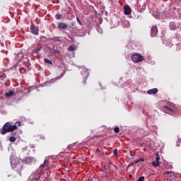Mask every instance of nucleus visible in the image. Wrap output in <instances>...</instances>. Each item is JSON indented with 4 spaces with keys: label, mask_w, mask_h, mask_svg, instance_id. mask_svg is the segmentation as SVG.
<instances>
[{
    "label": "nucleus",
    "mask_w": 181,
    "mask_h": 181,
    "mask_svg": "<svg viewBox=\"0 0 181 181\" xmlns=\"http://www.w3.org/2000/svg\"><path fill=\"white\" fill-rule=\"evenodd\" d=\"M18 127H21V122H16L14 125L11 124V122H8L4 124L1 129V135H5V134H8V132H11V136H16V132H15V129H18Z\"/></svg>",
    "instance_id": "nucleus-1"
},
{
    "label": "nucleus",
    "mask_w": 181,
    "mask_h": 181,
    "mask_svg": "<svg viewBox=\"0 0 181 181\" xmlns=\"http://www.w3.org/2000/svg\"><path fill=\"white\" fill-rule=\"evenodd\" d=\"M11 168L14 169V170H16V172H22L23 170V165L19 163V160L18 158L13 157L10 159Z\"/></svg>",
    "instance_id": "nucleus-2"
},
{
    "label": "nucleus",
    "mask_w": 181,
    "mask_h": 181,
    "mask_svg": "<svg viewBox=\"0 0 181 181\" xmlns=\"http://www.w3.org/2000/svg\"><path fill=\"white\" fill-rule=\"evenodd\" d=\"M81 75L83 76V77H82L80 86L81 87L84 88L87 84V83L86 82V80H87V77L88 76V69H85L82 71Z\"/></svg>",
    "instance_id": "nucleus-3"
},
{
    "label": "nucleus",
    "mask_w": 181,
    "mask_h": 181,
    "mask_svg": "<svg viewBox=\"0 0 181 181\" xmlns=\"http://www.w3.org/2000/svg\"><path fill=\"white\" fill-rule=\"evenodd\" d=\"M132 60L134 63H141L145 60V57L139 54H134L132 55Z\"/></svg>",
    "instance_id": "nucleus-4"
},
{
    "label": "nucleus",
    "mask_w": 181,
    "mask_h": 181,
    "mask_svg": "<svg viewBox=\"0 0 181 181\" xmlns=\"http://www.w3.org/2000/svg\"><path fill=\"white\" fill-rule=\"evenodd\" d=\"M36 162V158L35 157L28 156L22 160V163H25V165H32V163H35Z\"/></svg>",
    "instance_id": "nucleus-5"
},
{
    "label": "nucleus",
    "mask_w": 181,
    "mask_h": 181,
    "mask_svg": "<svg viewBox=\"0 0 181 181\" xmlns=\"http://www.w3.org/2000/svg\"><path fill=\"white\" fill-rule=\"evenodd\" d=\"M159 160H160V157L159 156V154L156 153V160L151 163L152 166H153V168H158V166L160 165V162Z\"/></svg>",
    "instance_id": "nucleus-6"
},
{
    "label": "nucleus",
    "mask_w": 181,
    "mask_h": 181,
    "mask_svg": "<svg viewBox=\"0 0 181 181\" xmlns=\"http://www.w3.org/2000/svg\"><path fill=\"white\" fill-rule=\"evenodd\" d=\"M30 29L33 35H39V27H36V25H35L34 24H32L30 27Z\"/></svg>",
    "instance_id": "nucleus-7"
},
{
    "label": "nucleus",
    "mask_w": 181,
    "mask_h": 181,
    "mask_svg": "<svg viewBox=\"0 0 181 181\" xmlns=\"http://www.w3.org/2000/svg\"><path fill=\"white\" fill-rule=\"evenodd\" d=\"M57 28L59 30H64V29H68L69 26H67L66 23H58Z\"/></svg>",
    "instance_id": "nucleus-8"
},
{
    "label": "nucleus",
    "mask_w": 181,
    "mask_h": 181,
    "mask_svg": "<svg viewBox=\"0 0 181 181\" xmlns=\"http://www.w3.org/2000/svg\"><path fill=\"white\" fill-rule=\"evenodd\" d=\"M156 35H158V27L157 26H153L151 28V37H156Z\"/></svg>",
    "instance_id": "nucleus-9"
},
{
    "label": "nucleus",
    "mask_w": 181,
    "mask_h": 181,
    "mask_svg": "<svg viewBox=\"0 0 181 181\" xmlns=\"http://www.w3.org/2000/svg\"><path fill=\"white\" fill-rule=\"evenodd\" d=\"M124 15H131V8L128 5L124 6Z\"/></svg>",
    "instance_id": "nucleus-10"
},
{
    "label": "nucleus",
    "mask_w": 181,
    "mask_h": 181,
    "mask_svg": "<svg viewBox=\"0 0 181 181\" xmlns=\"http://www.w3.org/2000/svg\"><path fill=\"white\" fill-rule=\"evenodd\" d=\"M159 91V90H158V88H153V89H150L147 91V94H153V95H155V94H158V92Z\"/></svg>",
    "instance_id": "nucleus-11"
},
{
    "label": "nucleus",
    "mask_w": 181,
    "mask_h": 181,
    "mask_svg": "<svg viewBox=\"0 0 181 181\" xmlns=\"http://www.w3.org/2000/svg\"><path fill=\"white\" fill-rule=\"evenodd\" d=\"M15 94V91L13 90H10L8 93H6L4 94L5 97H7V98H9V97H12Z\"/></svg>",
    "instance_id": "nucleus-12"
},
{
    "label": "nucleus",
    "mask_w": 181,
    "mask_h": 181,
    "mask_svg": "<svg viewBox=\"0 0 181 181\" xmlns=\"http://www.w3.org/2000/svg\"><path fill=\"white\" fill-rule=\"evenodd\" d=\"M170 29L171 30H176V24L173 22L170 23Z\"/></svg>",
    "instance_id": "nucleus-13"
},
{
    "label": "nucleus",
    "mask_w": 181,
    "mask_h": 181,
    "mask_svg": "<svg viewBox=\"0 0 181 181\" xmlns=\"http://www.w3.org/2000/svg\"><path fill=\"white\" fill-rule=\"evenodd\" d=\"M53 54H60V50L57 49V47H53Z\"/></svg>",
    "instance_id": "nucleus-14"
},
{
    "label": "nucleus",
    "mask_w": 181,
    "mask_h": 181,
    "mask_svg": "<svg viewBox=\"0 0 181 181\" xmlns=\"http://www.w3.org/2000/svg\"><path fill=\"white\" fill-rule=\"evenodd\" d=\"M62 18H63V14L57 13L55 15V19H57V21H60Z\"/></svg>",
    "instance_id": "nucleus-15"
},
{
    "label": "nucleus",
    "mask_w": 181,
    "mask_h": 181,
    "mask_svg": "<svg viewBox=\"0 0 181 181\" xmlns=\"http://www.w3.org/2000/svg\"><path fill=\"white\" fill-rule=\"evenodd\" d=\"M46 163H47V160H45L43 164L40 165V169H41V170H43V169H45V167L46 166Z\"/></svg>",
    "instance_id": "nucleus-16"
},
{
    "label": "nucleus",
    "mask_w": 181,
    "mask_h": 181,
    "mask_svg": "<svg viewBox=\"0 0 181 181\" xmlns=\"http://www.w3.org/2000/svg\"><path fill=\"white\" fill-rule=\"evenodd\" d=\"M68 50L69 52H74V50H76V47L74 45H71L68 47Z\"/></svg>",
    "instance_id": "nucleus-17"
},
{
    "label": "nucleus",
    "mask_w": 181,
    "mask_h": 181,
    "mask_svg": "<svg viewBox=\"0 0 181 181\" xmlns=\"http://www.w3.org/2000/svg\"><path fill=\"white\" fill-rule=\"evenodd\" d=\"M44 62L45 63H47V64H53V62L47 58L44 59Z\"/></svg>",
    "instance_id": "nucleus-18"
},
{
    "label": "nucleus",
    "mask_w": 181,
    "mask_h": 181,
    "mask_svg": "<svg viewBox=\"0 0 181 181\" xmlns=\"http://www.w3.org/2000/svg\"><path fill=\"white\" fill-rule=\"evenodd\" d=\"M69 26L71 27V29H76V28H77L76 26V23H74V22L70 23Z\"/></svg>",
    "instance_id": "nucleus-19"
},
{
    "label": "nucleus",
    "mask_w": 181,
    "mask_h": 181,
    "mask_svg": "<svg viewBox=\"0 0 181 181\" xmlns=\"http://www.w3.org/2000/svg\"><path fill=\"white\" fill-rule=\"evenodd\" d=\"M9 141L10 142H15L16 141V138L13 136H11L10 138H9Z\"/></svg>",
    "instance_id": "nucleus-20"
},
{
    "label": "nucleus",
    "mask_w": 181,
    "mask_h": 181,
    "mask_svg": "<svg viewBox=\"0 0 181 181\" xmlns=\"http://www.w3.org/2000/svg\"><path fill=\"white\" fill-rule=\"evenodd\" d=\"M40 49H42V47L35 48V49L33 50V52L35 53V54H37V53H39V52H40Z\"/></svg>",
    "instance_id": "nucleus-21"
},
{
    "label": "nucleus",
    "mask_w": 181,
    "mask_h": 181,
    "mask_svg": "<svg viewBox=\"0 0 181 181\" xmlns=\"http://www.w3.org/2000/svg\"><path fill=\"white\" fill-rule=\"evenodd\" d=\"M164 175H168L169 177H172V172L165 171Z\"/></svg>",
    "instance_id": "nucleus-22"
},
{
    "label": "nucleus",
    "mask_w": 181,
    "mask_h": 181,
    "mask_svg": "<svg viewBox=\"0 0 181 181\" xmlns=\"http://www.w3.org/2000/svg\"><path fill=\"white\" fill-rule=\"evenodd\" d=\"M114 132H115V134H118L119 132V127H115Z\"/></svg>",
    "instance_id": "nucleus-23"
},
{
    "label": "nucleus",
    "mask_w": 181,
    "mask_h": 181,
    "mask_svg": "<svg viewBox=\"0 0 181 181\" xmlns=\"http://www.w3.org/2000/svg\"><path fill=\"white\" fill-rule=\"evenodd\" d=\"M113 154L115 155V156H118V150L117 148L114 149Z\"/></svg>",
    "instance_id": "nucleus-24"
},
{
    "label": "nucleus",
    "mask_w": 181,
    "mask_h": 181,
    "mask_svg": "<svg viewBox=\"0 0 181 181\" xmlns=\"http://www.w3.org/2000/svg\"><path fill=\"white\" fill-rule=\"evenodd\" d=\"M165 110H168V111H170L171 112H173V110L169 107V106H165Z\"/></svg>",
    "instance_id": "nucleus-25"
},
{
    "label": "nucleus",
    "mask_w": 181,
    "mask_h": 181,
    "mask_svg": "<svg viewBox=\"0 0 181 181\" xmlns=\"http://www.w3.org/2000/svg\"><path fill=\"white\" fill-rule=\"evenodd\" d=\"M144 180H145V177L144 176L139 177V179L137 180V181H144Z\"/></svg>",
    "instance_id": "nucleus-26"
},
{
    "label": "nucleus",
    "mask_w": 181,
    "mask_h": 181,
    "mask_svg": "<svg viewBox=\"0 0 181 181\" xmlns=\"http://www.w3.org/2000/svg\"><path fill=\"white\" fill-rule=\"evenodd\" d=\"M76 21L78 22V23H79L81 25H83V23L81 21L80 18H78V17H76Z\"/></svg>",
    "instance_id": "nucleus-27"
},
{
    "label": "nucleus",
    "mask_w": 181,
    "mask_h": 181,
    "mask_svg": "<svg viewBox=\"0 0 181 181\" xmlns=\"http://www.w3.org/2000/svg\"><path fill=\"white\" fill-rule=\"evenodd\" d=\"M66 74V72L64 71L61 75L59 76H58V78H62V77H63V76H64V74Z\"/></svg>",
    "instance_id": "nucleus-28"
},
{
    "label": "nucleus",
    "mask_w": 181,
    "mask_h": 181,
    "mask_svg": "<svg viewBox=\"0 0 181 181\" xmlns=\"http://www.w3.org/2000/svg\"><path fill=\"white\" fill-rule=\"evenodd\" d=\"M52 40H54V42H59V39H57L56 37H52Z\"/></svg>",
    "instance_id": "nucleus-29"
},
{
    "label": "nucleus",
    "mask_w": 181,
    "mask_h": 181,
    "mask_svg": "<svg viewBox=\"0 0 181 181\" xmlns=\"http://www.w3.org/2000/svg\"><path fill=\"white\" fill-rule=\"evenodd\" d=\"M138 160H139V162H145V159H144V158H140Z\"/></svg>",
    "instance_id": "nucleus-30"
},
{
    "label": "nucleus",
    "mask_w": 181,
    "mask_h": 181,
    "mask_svg": "<svg viewBox=\"0 0 181 181\" xmlns=\"http://www.w3.org/2000/svg\"><path fill=\"white\" fill-rule=\"evenodd\" d=\"M104 170H108V167L107 165L103 166Z\"/></svg>",
    "instance_id": "nucleus-31"
},
{
    "label": "nucleus",
    "mask_w": 181,
    "mask_h": 181,
    "mask_svg": "<svg viewBox=\"0 0 181 181\" xmlns=\"http://www.w3.org/2000/svg\"><path fill=\"white\" fill-rule=\"evenodd\" d=\"M134 163H135L136 165H138V163H139V160H134Z\"/></svg>",
    "instance_id": "nucleus-32"
},
{
    "label": "nucleus",
    "mask_w": 181,
    "mask_h": 181,
    "mask_svg": "<svg viewBox=\"0 0 181 181\" xmlns=\"http://www.w3.org/2000/svg\"><path fill=\"white\" fill-rule=\"evenodd\" d=\"M109 174L110 175V176H112V171L109 170Z\"/></svg>",
    "instance_id": "nucleus-33"
},
{
    "label": "nucleus",
    "mask_w": 181,
    "mask_h": 181,
    "mask_svg": "<svg viewBox=\"0 0 181 181\" xmlns=\"http://www.w3.org/2000/svg\"><path fill=\"white\" fill-rule=\"evenodd\" d=\"M40 139H45V136H41V138H40Z\"/></svg>",
    "instance_id": "nucleus-34"
},
{
    "label": "nucleus",
    "mask_w": 181,
    "mask_h": 181,
    "mask_svg": "<svg viewBox=\"0 0 181 181\" xmlns=\"http://www.w3.org/2000/svg\"><path fill=\"white\" fill-rule=\"evenodd\" d=\"M96 152H100V149L97 148Z\"/></svg>",
    "instance_id": "nucleus-35"
},
{
    "label": "nucleus",
    "mask_w": 181,
    "mask_h": 181,
    "mask_svg": "<svg viewBox=\"0 0 181 181\" xmlns=\"http://www.w3.org/2000/svg\"><path fill=\"white\" fill-rule=\"evenodd\" d=\"M88 180L93 181V180L91 178H88Z\"/></svg>",
    "instance_id": "nucleus-36"
},
{
    "label": "nucleus",
    "mask_w": 181,
    "mask_h": 181,
    "mask_svg": "<svg viewBox=\"0 0 181 181\" xmlns=\"http://www.w3.org/2000/svg\"><path fill=\"white\" fill-rule=\"evenodd\" d=\"M129 177H132V175H129Z\"/></svg>",
    "instance_id": "nucleus-37"
},
{
    "label": "nucleus",
    "mask_w": 181,
    "mask_h": 181,
    "mask_svg": "<svg viewBox=\"0 0 181 181\" xmlns=\"http://www.w3.org/2000/svg\"><path fill=\"white\" fill-rule=\"evenodd\" d=\"M105 175H107V173H108L107 172H105Z\"/></svg>",
    "instance_id": "nucleus-38"
},
{
    "label": "nucleus",
    "mask_w": 181,
    "mask_h": 181,
    "mask_svg": "<svg viewBox=\"0 0 181 181\" xmlns=\"http://www.w3.org/2000/svg\"><path fill=\"white\" fill-rule=\"evenodd\" d=\"M128 168H129V165L127 166V169H128Z\"/></svg>",
    "instance_id": "nucleus-39"
}]
</instances>
